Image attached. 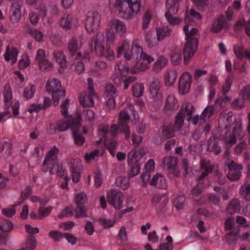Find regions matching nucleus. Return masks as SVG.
Returning <instances> with one entry per match:
<instances>
[{
	"label": "nucleus",
	"mask_w": 250,
	"mask_h": 250,
	"mask_svg": "<svg viewBox=\"0 0 250 250\" xmlns=\"http://www.w3.org/2000/svg\"><path fill=\"white\" fill-rule=\"evenodd\" d=\"M59 149L56 146L53 147L46 153L42 167H44L42 171L46 173L48 169L51 174H57L59 177H62L65 175L66 170L64 169L62 166H59L57 155Z\"/></svg>",
	"instance_id": "1"
},
{
	"label": "nucleus",
	"mask_w": 250,
	"mask_h": 250,
	"mask_svg": "<svg viewBox=\"0 0 250 250\" xmlns=\"http://www.w3.org/2000/svg\"><path fill=\"white\" fill-rule=\"evenodd\" d=\"M183 30L186 33L187 42L185 44L183 54L184 62L186 64H188L190 59L193 57L198 49V40L194 36L197 34L198 30L196 28H193L188 31V27L187 25L184 26Z\"/></svg>",
	"instance_id": "2"
},
{
	"label": "nucleus",
	"mask_w": 250,
	"mask_h": 250,
	"mask_svg": "<svg viewBox=\"0 0 250 250\" xmlns=\"http://www.w3.org/2000/svg\"><path fill=\"white\" fill-rule=\"evenodd\" d=\"M109 2L118 7L120 16L126 19L137 14L141 8V0H109Z\"/></svg>",
	"instance_id": "3"
},
{
	"label": "nucleus",
	"mask_w": 250,
	"mask_h": 250,
	"mask_svg": "<svg viewBox=\"0 0 250 250\" xmlns=\"http://www.w3.org/2000/svg\"><path fill=\"white\" fill-rule=\"evenodd\" d=\"M193 106L188 102L184 103L181 107L178 113L175 117L174 127L176 130H180L184 122V116L186 114L188 116L187 120H192V122L194 125H196L199 121L200 116L196 115L192 118V115L193 112Z\"/></svg>",
	"instance_id": "4"
},
{
	"label": "nucleus",
	"mask_w": 250,
	"mask_h": 250,
	"mask_svg": "<svg viewBox=\"0 0 250 250\" xmlns=\"http://www.w3.org/2000/svg\"><path fill=\"white\" fill-rule=\"evenodd\" d=\"M130 116L127 112L122 110L119 114L118 125H113L110 128V134L112 137H115L118 130L125 135V138L129 139L130 130L127 124L129 122Z\"/></svg>",
	"instance_id": "5"
},
{
	"label": "nucleus",
	"mask_w": 250,
	"mask_h": 250,
	"mask_svg": "<svg viewBox=\"0 0 250 250\" xmlns=\"http://www.w3.org/2000/svg\"><path fill=\"white\" fill-rule=\"evenodd\" d=\"M46 90L48 92H52V100L54 106L58 105L59 100L65 97V90L62 88V84L58 80L54 79L50 82H47Z\"/></svg>",
	"instance_id": "6"
},
{
	"label": "nucleus",
	"mask_w": 250,
	"mask_h": 250,
	"mask_svg": "<svg viewBox=\"0 0 250 250\" xmlns=\"http://www.w3.org/2000/svg\"><path fill=\"white\" fill-rule=\"evenodd\" d=\"M103 37V34L98 33L95 37H94L95 51L96 55L101 58H105L109 61H112L115 58L114 53L109 46L104 47L99 41L98 38Z\"/></svg>",
	"instance_id": "7"
},
{
	"label": "nucleus",
	"mask_w": 250,
	"mask_h": 250,
	"mask_svg": "<svg viewBox=\"0 0 250 250\" xmlns=\"http://www.w3.org/2000/svg\"><path fill=\"white\" fill-rule=\"evenodd\" d=\"M232 129L226 126L225 129L223 130L225 132V134L222 136L225 139L226 144L229 145L230 146L236 143V136H238L242 131L241 124H238L237 122H234L232 123Z\"/></svg>",
	"instance_id": "8"
},
{
	"label": "nucleus",
	"mask_w": 250,
	"mask_h": 250,
	"mask_svg": "<svg viewBox=\"0 0 250 250\" xmlns=\"http://www.w3.org/2000/svg\"><path fill=\"white\" fill-rule=\"evenodd\" d=\"M87 201L86 194L81 192L77 194L75 197V202L77 206L74 209L75 216L76 218L87 217L88 208L85 206Z\"/></svg>",
	"instance_id": "9"
},
{
	"label": "nucleus",
	"mask_w": 250,
	"mask_h": 250,
	"mask_svg": "<svg viewBox=\"0 0 250 250\" xmlns=\"http://www.w3.org/2000/svg\"><path fill=\"white\" fill-rule=\"evenodd\" d=\"M101 15L97 11L89 13L85 21V28L89 33L97 30L100 25Z\"/></svg>",
	"instance_id": "10"
},
{
	"label": "nucleus",
	"mask_w": 250,
	"mask_h": 250,
	"mask_svg": "<svg viewBox=\"0 0 250 250\" xmlns=\"http://www.w3.org/2000/svg\"><path fill=\"white\" fill-rule=\"evenodd\" d=\"M107 198L109 204L115 209H120L123 205L124 197L122 193L117 190H112L107 194Z\"/></svg>",
	"instance_id": "11"
},
{
	"label": "nucleus",
	"mask_w": 250,
	"mask_h": 250,
	"mask_svg": "<svg viewBox=\"0 0 250 250\" xmlns=\"http://www.w3.org/2000/svg\"><path fill=\"white\" fill-rule=\"evenodd\" d=\"M138 159L136 156V152L135 151L132 150L128 154L127 162L129 166L130 167V170L128 172V175L129 177H133L138 174L140 171V166L138 163Z\"/></svg>",
	"instance_id": "12"
},
{
	"label": "nucleus",
	"mask_w": 250,
	"mask_h": 250,
	"mask_svg": "<svg viewBox=\"0 0 250 250\" xmlns=\"http://www.w3.org/2000/svg\"><path fill=\"white\" fill-rule=\"evenodd\" d=\"M22 5V2L18 0L12 3L9 13L10 21L15 24L18 23L21 19V9Z\"/></svg>",
	"instance_id": "13"
},
{
	"label": "nucleus",
	"mask_w": 250,
	"mask_h": 250,
	"mask_svg": "<svg viewBox=\"0 0 250 250\" xmlns=\"http://www.w3.org/2000/svg\"><path fill=\"white\" fill-rule=\"evenodd\" d=\"M191 76L188 72H184L181 76L179 82V89L182 94L188 93L190 88Z\"/></svg>",
	"instance_id": "14"
},
{
	"label": "nucleus",
	"mask_w": 250,
	"mask_h": 250,
	"mask_svg": "<svg viewBox=\"0 0 250 250\" xmlns=\"http://www.w3.org/2000/svg\"><path fill=\"white\" fill-rule=\"evenodd\" d=\"M94 97H97L94 92L88 91V93L85 92L82 93L79 98L81 105L83 107L92 106L94 103Z\"/></svg>",
	"instance_id": "15"
},
{
	"label": "nucleus",
	"mask_w": 250,
	"mask_h": 250,
	"mask_svg": "<svg viewBox=\"0 0 250 250\" xmlns=\"http://www.w3.org/2000/svg\"><path fill=\"white\" fill-rule=\"evenodd\" d=\"M219 136L212 134L207 142V150L213 152L215 155H218L221 151V148L218 145Z\"/></svg>",
	"instance_id": "16"
},
{
	"label": "nucleus",
	"mask_w": 250,
	"mask_h": 250,
	"mask_svg": "<svg viewBox=\"0 0 250 250\" xmlns=\"http://www.w3.org/2000/svg\"><path fill=\"white\" fill-rule=\"evenodd\" d=\"M229 28L228 24L226 21L225 17L221 15L213 22L210 31L213 33L220 32L222 30H226Z\"/></svg>",
	"instance_id": "17"
},
{
	"label": "nucleus",
	"mask_w": 250,
	"mask_h": 250,
	"mask_svg": "<svg viewBox=\"0 0 250 250\" xmlns=\"http://www.w3.org/2000/svg\"><path fill=\"white\" fill-rule=\"evenodd\" d=\"M108 26L111 30L119 33L121 35L124 34L126 30L125 24L117 19L110 21L108 23Z\"/></svg>",
	"instance_id": "18"
},
{
	"label": "nucleus",
	"mask_w": 250,
	"mask_h": 250,
	"mask_svg": "<svg viewBox=\"0 0 250 250\" xmlns=\"http://www.w3.org/2000/svg\"><path fill=\"white\" fill-rule=\"evenodd\" d=\"M68 49L72 58L75 57L76 59H78L81 58V52L77 53L78 49V42L76 37H72L70 40L68 44Z\"/></svg>",
	"instance_id": "19"
},
{
	"label": "nucleus",
	"mask_w": 250,
	"mask_h": 250,
	"mask_svg": "<svg viewBox=\"0 0 250 250\" xmlns=\"http://www.w3.org/2000/svg\"><path fill=\"white\" fill-rule=\"evenodd\" d=\"M160 88V83L159 80L154 79L150 84L149 92L152 98H157L159 100V102L162 103L163 96L161 93L159 92Z\"/></svg>",
	"instance_id": "20"
},
{
	"label": "nucleus",
	"mask_w": 250,
	"mask_h": 250,
	"mask_svg": "<svg viewBox=\"0 0 250 250\" xmlns=\"http://www.w3.org/2000/svg\"><path fill=\"white\" fill-rule=\"evenodd\" d=\"M82 166L81 162L77 161L76 163L73 161L71 167L70 171L72 172V179L74 183H78L80 181L81 171Z\"/></svg>",
	"instance_id": "21"
},
{
	"label": "nucleus",
	"mask_w": 250,
	"mask_h": 250,
	"mask_svg": "<svg viewBox=\"0 0 250 250\" xmlns=\"http://www.w3.org/2000/svg\"><path fill=\"white\" fill-rule=\"evenodd\" d=\"M177 130L174 127V124H166L163 125L162 132V139L166 140L173 138L175 135V131Z\"/></svg>",
	"instance_id": "22"
},
{
	"label": "nucleus",
	"mask_w": 250,
	"mask_h": 250,
	"mask_svg": "<svg viewBox=\"0 0 250 250\" xmlns=\"http://www.w3.org/2000/svg\"><path fill=\"white\" fill-rule=\"evenodd\" d=\"M150 185L159 188L165 189L167 187V184L165 177L160 174H157L153 177L152 180L150 181Z\"/></svg>",
	"instance_id": "23"
},
{
	"label": "nucleus",
	"mask_w": 250,
	"mask_h": 250,
	"mask_svg": "<svg viewBox=\"0 0 250 250\" xmlns=\"http://www.w3.org/2000/svg\"><path fill=\"white\" fill-rule=\"evenodd\" d=\"M179 104L177 100L173 95L167 96L164 109L166 111H173L178 109Z\"/></svg>",
	"instance_id": "24"
},
{
	"label": "nucleus",
	"mask_w": 250,
	"mask_h": 250,
	"mask_svg": "<svg viewBox=\"0 0 250 250\" xmlns=\"http://www.w3.org/2000/svg\"><path fill=\"white\" fill-rule=\"evenodd\" d=\"M181 0H167L166 8L168 14H176L179 8V3Z\"/></svg>",
	"instance_id": "25"
},
{
	"label": "nucleus",
	"mask_w": 250,
	"mask_h": 250,
	"mask_svg": "<svg viewBox=\"0 0 250 250\" xmlns=\"http://www.w3.org/2000/svg\"><path fill=\"white\" fill-rule=\"evenodd\" d=\"M18 53V50L16 48L13 47L11 50L10 46H7L4 54L5 60L6 61H9L11 59L12 64L15 63L17 62Z\"/></svg>",
	"instance_id": "26"
},
{
	"label": "nucleus",
	"mask_w": 250,
	"mask_h": 250,
	"mask_svg": "<svg viewBox=\"0 0 250 250\" xmlns=\"http://www.w3.org/2000/svg\"><path fill=\"white\" fill-rule=\"evenodd\" d=\"M239 231V229H235L226 234L225 237L228 244L234 245L235 244L238 238Z\"/></svg>",
	"instance_id": "27"
},
{
	"label": "nucleus",
	"mask_w": 250,
	"mask_h": 250,
	"mask_svg": "<svg viewBox=\"0 0 250 250\" xmlns=\"http://www.w3.org/2000/svg\"><path fill=\"white\" fill-rule=\"evenodd\" d=\"M216 111L214 108V106L208 105L203 110L202 114L200 116L201 123H204L211 117Z\"/></svg>",
	"instance_id": "28"
},
{
	"label": "nucleus",
	"mask_w": 250,
	"mask_h": 250,
	"mask_svg": "<svg viewBox=\"0 0 250 250\" xmlns=\"http://www.w3.org/2000/svg\"><path fill=\"white\" fill-rule=\"evenodd\" d=\"M177 77L176 70L171 69L167 71L165 76V83L166 85L171 86L175 82Z\"/></svg>",
	"instance_id": "29"
},
{
	"label": "nucleus",
	"mask_w": 250,
	"mask_h": 250,
	"mask_svg": "<svg viewBox=\"0 0 250 250\" xmlns=\"http://www.w3.org/2000/svg\"><path fill=\"white\" fill-rule=\"evenodd\" d=\"M178 159L174 157L166 156L164 158L163 163L164 167L167 169H174L177 167Z\"/></svg>",
	"instance_id": "30"
},
{
	"label": "nucleus",
	"mask_w": 250,
	"mask_h": 250,
	"mask_svg": "<svg viewBox=\"0 0 250 250\" xmlns=\"http://www.w3.org/2000/svg\"><path fill=\"white\" fill-rule=\"evenodd\" d=\"M241 208V206L239 201L237 199H233L229 204L227 208L228 213L232 215L236 212H238Z\"/></svg>",
	"instance_id": "31"
},
{
	"label": "nucleus",
	"mask_w": 250,
	"mask_h": 250,
	"mask_svg": "<svg viewBox=\"0 0 250 250\" xmlns=\"http://www.w3.org/2000/svg\"><path fill=\"white\" fill-rule=\"evenodd\" d=\"M54 58L56 62L59 63L63 69L67 67V62L62 52L55 51L53 53Z\"/></svg>",
	"instance_id": "32"
},
{
	"label": "nucleus",
	"mask_w": 250,
	"mask_h": 250,
	"mask_svg": "<svg viewBox=\"0 0 250 250\" xmlns=\"http://www.w3.org/2000/svg\"><path fill=\"white\" fill-rule=\"evenodd\" d=\"M69 128V120H60L57 122L56 125L52 128L53 133L55 134L56 131L62 132Z\"/></svg>",
	"instance_id": "33"
},
{
	"label": "nucleus",
	"mask_w": 250,
	"mask_h": 250,
	"mask_svg": "<svg viewBox=\"0 0 250 250\" xmlns=\"http://www.w3.org/2000/svg\"><path fill=\"white\" fill-rule=\"evenodd\" d=\"M151 201L155 207L158 206L159 203L163 204V207H165L168 203V199L164 195L155 194L153 197Z\"/></svg>",
	"instance_id": "34"
},
{
	"label": "nucleus",
	"mask_w": 250,
	"mask_h": 250,
	"mask_svg": "<svg viewBox=\"0 0 250 250\" xmlns=\"http://www.w3.org/2000/svg\"><path fill=\"white\" fill-rule=\"evenodd\" d=\"M24 245L25 247L23 248L26 250H34L37 246L35 237L33 235L28 234L27 236Z\"/></svg>",
	"instance_id": "35"
},
{
	"label": "nucleus",
	"mask_w": 250,
	"mask_h": 250,
	"mask_svg": "<svg viewBox=\"0 0 250 250\" xmlns=\"http://www.w3.org/2000/svg\"><path fill=\"white\" fill-rule=\"evenodd\" d=\"M148 68L147 63L139 61L131 67L130 73L135 74L140 71H144Z\"/></svg>",
	"instance_id": "36"
},
{
	"label": "nucleus",
	"mask_w": 250,
	"mask_h": 250,
	"mask_svg": "<svg viewBox=\"0 0 250 250\" xmlns=\"http://www.w3.org/2000/svg\"><path fill=\"white\" fill-rule=\"evenodd\" d=\"M104 143L111 155L114 157L116 152V141L114 140L110 141L107 138V136H105Z\"/></svg>",
	"instance_id": "37"
},
{
	"label": "nucleus",
	"mask_w": 250,
	"mask_h": 250,
	"mask_svg": "<svg viewBox=\"0 0 250 250\" xmlns=\"http://www.w3.org/2000/svg\"><path fill=\"white\" fill-rule=\"evenodd\" d=\"M14 227L12 223L9 220L2 219L0 220V229L4 232L11 231Z\"/></svg>",
	"instance_id": "38"
},
{
	"label": "nucleus",
	"mask_w": 250,
	"mask_h": 250,
	"mask_svg": "<svg viewBox=\"0 0 250 250\" xmlns=\"http://www.w3.org/2000/svg\"><path fill=\"white\" fill-rule=\"evenodd\" d=\"M157 34V40L160 41L164 39L165 37L170 35L171 30L167 27H162L156 28Z\"/></svg>",
	"instance_id": "39"
},
{
	"label": "nucleus",
	"mask_w": 250,
	"mask_h": 250,
	"mask_svg": "<svg viewBox=\"0 0 250 250\" xmlns=\"http://www.w3.org/2000/svg\"><path fill=\"white\" fill-rule=\"evenodd\" d=\"M36 91V87L35 85L30 84L28 86L26 87L23 92V96L26 100L31 99Z\"/></svg>",
	"instance_id": "40"
},
{
	"label": "nucleus",
	"mask_w": 250,
	"mask_h": 250,
	"mask_svg": "<svg viewBox=\"0 0 250 250\" xmlns=\"http://www.w3.org/2000/svg\"><path fill=\"white\" fill-rule=\"evenodd\" d=\"M240 194L242 198L250 201V184L244 185L240 188Z\"/></svg>",
	"instance_id": "41"
},
{
	"label": "nucleus",
	"mask_w": 250,
	"mask_h": 250,
	"mask_svg": "<svg viewBox=\"0 0 250 250\" xmlns=\"http://www.w3.org/2000/svg\"><path fill=\"white\" fill-rule=\"evenodd\" d=\"M77 120L74 119L69 120V128H70L73 131V135L78 133L79 128L80 127V123L79 119L80 116L78 115Z\"/></svg>",
	"instance_id": "42"
},
{
	"label": "nucleus",
	"mask_w": 250,
	"mask_h": 250,
	"mask_svg": "<svg viewBox=\"0 0 250 250\" xmlns=\"http://www.w3.org/2000/svg\"><path fill=\"white\" fill-rule=\"evenodd\" d=\"M144 90L142 83H136L132 87V94L135 97L139 98L142 96Z\"/></svg>",
	"instance_id": "43"
},
{
	"label": "nucleus",
	"mask_w": 250,
	"mask_h": 250,
	"mask_svg": "<svg viewBox=\"0 0 250 250\" xmlns=\"http://www.w3.org/2000/svg\"><path fill=\"white\" fill-rule=\"evenodd\" d=\"M195 7L201 11H204L207 9L209 0H192Z\"/></svg>",
	"instance_id": "44"
},
{
	"label": "nucleus",
	"mask_w": 250,
	"mask_h": 250,
	"mask_svg": "<svg viewBox=\"0 0 250 250\" xmlns=\"http://www.w3.org/2000/svg\"><path fill=\"white\" fill-rule=\"evenodd\" d=\"M170 59L173 65L176 66L179 64L182 60L181 51L176 50L172 52L170 54Z\"/></svg>",
	"instance_id": "45"
},
{
	"label": "nucleus",
	"mask_w": 250,
	"mask_h": 250,
	"mask_svg": "<svg viewBox=\"0 0 250 250\" xmlns=\"http://www.w3.org/2000/svg\"><path fill=\"white\" fill-rule=\"evenodd\" d=\"M40 69L43 72L50 71L53 67V64L47 59L38 62Z\"/></svg>",
	"instance_id": "46"
},
{
	"label": "nucleus",
	"mask_w": 250,
	"mask_h": 250,
	"mask_svg": "<svg viewBox=\"0 0 250 250\" xmlns=\"http://www.w3.org/2000/svg\"><path fill=\"white\" fill-rule=\"evenodd\" d=\"M226 230H232L235 229H239V227L235 226V222L233 217H229L226 219L224 223Z\"/></svg>",
	"instance_id": "47"
},
{
	"label": "nucleus",
	"mask_w": 250,
	"mask_h": 250,
	"mask_svg": "<svg viewBox=\"0 0 250 250\" xmlns=\"http://www.w3.org/2000/svg\"><path fill=\"white\" fill-rule=\"evenodd\" d=\"M167 63V59L164 56H160L157 60L154 65L155 71L160 70L164 67Z\"/></svg>",
	"instance_id": "48"
},
{
	"label": "nucleus",
	"mask_w": 250,
	"mask_h": 250,
	"mask_svg": "<svg viewBox=\"0 0 250 250\" xmlns=\"http://www.w3.org/2000/svg\"><path fill=\"white\" fill-rule=\"evenodd\" d=\"M173 15L174 14H168V13L167 12L166 13L165 16L168 23L172 25L180 24L182 21V20L178 17H174Z\"/></svg>",
	"instance_id": "49"
},
{
	"label": "nucleus",
	"mask_w": 250,
	"mask_h": 250,
	"mask_svg": "<svg viewBox=\"0 0 250 250\" xmlns=\"http://www.w3.org/2000/svg\"><path fill=\"white\" fill-rule=\"evenodd\" d=\"M239 95L244 101H250V85H246L241 89Z\"/></svg>",
	"instance_id": "50"
},
{
	"label": "nucleus",
	"mask_w": 250,
	"mask_h": 250,
	"mask_svg": "<svg viewBox=\"0 0 250 250\" xmlns=\"http://www.w3.org/2000/svg\"><path fill=\"white\" fill-rule=\"evenodd\" d=\"M146 41L149 47H153L157 44L155 37L150 32H147L146 35Z\"/></svg>",
	"instance_id": "51"
},
{
	"label": "nucleus",
	"mask_w": 250,
	"mask_h": 250,
	"mask_svg": "<svg viewBox=\"0 0 250 250\" xmlns=\"http://www.w3.org/2000/svg\"><path fill=\"white\" fill-rule=\"evenodd\" d=\"M234 52L238 59L242 60L244 58L246 49L242 45H236L234 47Z\"/></svg>",
	"instance_id": "52"
},
{
	"label": "nucleus",
	"mask_w": 250,
	"mask_h": 250,
	"mask_svg": "<svg viewBox=\"0 0 250 250\" xmlns=\"http://www.w3.org/2000/svg\"><path fill=\"white\" fill-rule=\"evenodd\" d=\"M28 32L32 35L37 42H41L43 41V35L41 31L30 28L28 29Z\"/></svg>",
	"instance_id": "53"
},
{
	"label": "nucleus",
	"mask_w": 250,
	"mask_h": 250,
	"mask_svg": "<svg viewBox=\"0 0 250 250\" xmlns=\"http://www.w3.org/2000/svg\"><path fill=\"white\" fill-rule=\"evenodd\" d=\"M244 100L240 98L235 99L231 103V107L235 110H240L245 107Z\"/></svg>",
	"instance_id": "54"
},
{
	"label": "nucleus",
	"mask_w": 250,
	"mask_h": 250,
	"mask_svg": "<svg viewBox=\"0 0 250 250\" xmlns=\"http://www.w3.org/2000/svg\"><path fill=\"white\" fill-rule=\"evenodd\" d=\"M71 17L69 15L64 16L60 20V25L67 29L71 27Z\"/></svg>",
	"instance_id": "55"
},
{
	"label": "nucleus",
	"mask_w": 250,
	"mask_h": 250,
	"mask_svg": "<svg viewBox=\"0 0 250 250\" xmlns=\"http://www.w3.org/2000/svg\"><path fill=\"white\" fill-rule=\"evenodd\" d=\"M74 209L72 207H67L62 210L58 215L59 218H62L63 217L72 216L73 214Z\"/></svg>",
	"instance_id": "56"
},
{
	"label": "nucleus",
	"mask_w": 250,
	"mask_h": 250,
	"mask_svg": "<svg viewBox=\"0 0 250 250\" xmlns=\"http://www.w3.org/2000/svg\"><path fill=\"white\" fill-rule=\"evenodd\" d=\"M232 78V75L231 74H229L226 80L225 83L223 86L222 93L224 95H226L229 91L232 83L231 80Z\"/></svg>",
	"instance_id": "57"
},
{
	"label": "nucleus",
	"mask_w": 250,
	"mask_h": 250,
	"mask_svg": "<svg viewBox=\"0 0 250 250\" xmlns=\"http://www.w3.org/2000/svg\"><path fill=\"white\" fill-rule=\"evenodd\" d=\"M143 51V50L142 48L140 46L136 44L132 46L130 53L132 54V56H133V59H137L139 54L141 55Z\"/></svg>",
	"instance_id": "58"
},
{
	"label": "nucleus",
	"mask_w": 250,
	"mask_h": 250,
	"mask_svg": "<svg viewBox=\"0 0 250 250\" xmlns=\"http://www.w3.org/2000/svg\"><path fill=\"white\" fill-rule=\"evenodd\" d=\"M115 73L113 76L112 81L114 83L118 86H120L122 83L123 82V78L124 77L121 76V74L119 73L120 71H117V68L115 67Z\"/></svg>",
	"instance_id": "59"
},
{
	"label": "nucleus",
	"mask_w": 250,
	"mask_h": 250,
	"mask_svg": "<svg viewBox=\"0 0 250 250\" xmlns=\"http://www.w3.org/2000/svg\"><path fill=\"white\" fill-rule=\"evenodd\" d=\"M204 187L201 184H197L191 190L192 195L194 197L199 196L203 192Z\"/></svg>",
	"instance_id": "60"
},
{
	"label": "nucleus",
	"mask_w": 250,
	"mask_h": 250,
	"mask_svg": "<svg viewBox=\"0 0 250 250\" xmlns=\"http://www.w3.org/2000/svg\"><path fill=\"white\" fill-rule=\"evenodd\" d=\"M116 184L123 189H126L128 188V182L125 178L120 177L116 179Z\"/></svg>",
	"instance_id": "61"
},
{
	"label": "nucleus",
	"mask_w": 250,
	"mask_h": 250,
	"mask_svg": "<svg viewBox=\"0 0 250 250\" xmlns=\"http://www.w3.org/2000/svg\"><path fill=\"white\" fill-rule=\"evenodd\" d=\"M241 176V170L229 171L228 174V178L230 181H237L240 179Z\"/></svg>",
	"instance_id": "62"
},
{
	"label": "nucleus",
	"mask_w": 250,
	"mask_h": 250,
	"mask_svg": "<svg viewBox=\"0 0 250 250\" xmlns=\"http://www.w3.org/2000/svg\"><path fill=\"white\" fill-rule=\"evenodd\" d=\"M52 209V208L51 206L48 207L47 208H39L38 210V212L39 214H40V216H39L38 218L40 219H42L44 217L47 216L50 214Z\"/></svg>",
	"instance_id": "63"
},
{
	"label": "nucleus",
	"mask_w": 250,
	"mask_h": 250,
	"mask_svg": "<svg viewBox=\"0 0 250 250\" xmlns=\"http://www.w3.org/2000/svg\"><path fill=\"white\" fill-rule=\"evenodd\" d=\"M186 199L183 196H177L174 201V204L177 209L182 208L184 206Z\"/></svg>",
	"instance_id": "64"
}]
</instances>
